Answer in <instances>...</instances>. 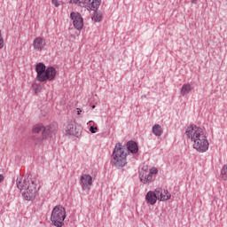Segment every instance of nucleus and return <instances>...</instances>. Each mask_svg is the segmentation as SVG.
Here are the masks:
<instances>
[{"label":"nucleus","mask_w":227,"mask_h":227,"mask_svg":"<svg viewBox=\"0 0 227 227\" xmlns=\"http://www.w3.org/2000/svg\"><path fill=\"white\" fill-rule=\"evenodd\" d=\"M185 134L188 139H191L194 150L200 153H205L208 150V139H207L203 129L191 125L186 129Z\"/></svg>","instance_id":"obj_1"},{"label":"nucleus","mask_w":227,"mask_h":227,"mask_svg":"<svg viewBox=\"0 0 227 227\" xmlns=\"http://www.w3.org/2000/svg\"><path fill=\"white\" fill-rule=\"evenodd\" d=\"M17 187L20 190L23 198L27 201H33L38 194V191L42 185L38 181H29V179H25L23 181L17 182Z\"/></svg>","instance_id":"obj_2"},{"label":"nucleus","mask_w":227,"mask_h":227,"mask_svg":"<svg viewBox=\"0 0 227 227\" xmlns=\"http://www.w3.org/2000/svg\"><path fill=\"white\" fill-rule=\"evenodd\" d=\"M43 130V131H42ZM33 134H40L42 132V135L34 139L35 145H43L45 141L48 139H51L53 136H56L58 133V127L56 126H46L43 127V124H35L32 128Z\"/></svg>","instance_id":"obj_3"},{"label":"nucleus","mask_w":227,"mask_h":227,"mask_svg":"<svg viewBox=\"0 0 227 227\" xmlns=\"http://www.w3.org/2000/svg\"><path fill=\"white\" fill-rule=\"evenodd\" d=\"M127 155H129V150L121 143L115 145L112 154V164L117 168H123L127 166Z\"/></svg>","instance_id":"obj_4"},{"label":"nucleus","mask_w":227,"mask_h":227,"mask_svg":"<svg viewBox=\"0 0 227 227\" xmlns=\"http://www.w3.org/2000/svg\"><path fill=\"white\" fill-rule=\"evenodd\" d=\"M36 79L39 82H47V81H54L56 75H58V71L52 67H46L43 63H38L35 66Z\"/></svg>","instance_id":"obj_5"},{"label":"nucleus","mask_w":227,"mask_h":227,"mask_svg":"<svg viewBox=\"0 0 227 227\" xmlns=\"http://www.w3.org/2000/svg\"><path fill=\"white\" fill-rule=\"evenodd\" d=\"M67 217V211L62 206H56L51 211V221L56 227H62Z\"/></svg>","instance_id":"obj_6"},{"label":"nucleus","mask_w":227,"mask_h":227,"mask_svg":"<svg viewBox=\"0 0 227 227\" xmlns=\"http://www.w3.org/2000/svg\"><path fill=\"white\" fill-rule=\"evenodd\" d=\"M69 4H77L82 8H87V10H98L100 0H70Z\"/></svg>","instance_id":"obj_7"},{"label":"nucleus","mask_w":227,"mask_h":227,"mask_svg":"<svg viewBox=\"0 0 227 227\" xmlns=\"http://www.w3.org/2000/svg\"><path fill=\"white\" fill-rule=\"evenodd\" d=\"M159 173V169L157 168L153 167L148 170L142 168L139 173V179L142 184H151L153 180V175H157Z\"/></svg>","instance_id":"obj_8"},{"label":"nucleus","mask_w":227,"mask_h":227,"mask_svg":"<svg viewBox=\"0 0 227 227\" xmlns=\"http://www.w3.org/2000/svg\"><path fill=\"white\" fill-rule=\"evenodd\" d=\"M70 19L73 20V26L78 31H81L84 27V20H82V16L79 12H71Z\"/></svg>","instance_id":"obj_9"},{"label":"nucleus","mask_w":227,"mask_h":227,"mask_svg":"<svg viewBox=\"0 0 227 227\" xmlns=\"http://www.w3.org/2000/svg\"><path fill=\"white\" fill-rule=\"evenodd\" d=\"M64 134L66 136H74L75 137H79V130H77V124L75 121L67 123L64 129Z\"/></svg>","instance_id":"obj_10"},{"label":"nucleus","mask_w":227,"mask_h":227,"mask_svg":"<svg viewBox=\"0 0 227 227\" xmlns=\"http://www.w3.org/2000/svg\"><path fill=\"white\" fill-rule=\"evenodd\" d=\"M80 185L82 191L90 190V185H93V177L90 175L83 174L80 178Z\"/></svg>","instance_id":"obj_11"},{"label":"nucleus","mask_w":227,"mask_h":227,"mask_svg":"<svg viewBox=\"0 0 227 227\" xmlns=\"http://www.w3.org/2000/svg\"><path fill=\"white\" fill-rule=\"evenodd\" d=\"M155 193L158 197L159 201H168V200H171V193L166 189L156 188Z\"/></svg>","instance_id":"obj_12"},{"label":"nucleus","mask_w":227,"mask_h":227,"mask_svg":"<svg viewBox=\"0 0 227 227\" xmlns=\"http://www.w3.org/2000/svg\"><path fill=\"white\" fill-rule=\"evenodd\" d=\"M45 39L43 37H36L33 42L35 51H43V49H45Z\"/></svg>","instance_id":"obj_13"},{"label":"nucleus","mask_w":227,"mask_h":227,"mask_svg":"<svg viewBox=\"0 0 227 227\" xmlns=\"http://www.w3.org/2000/svg\"><path fill=\"white\" fill-rule=\"evenodd\" d=\"M157 200H159V198L157 197V193L153 191H149L146 195H145V200L149 205H155V203H157Z\"/></svg>","instance_id":"obj_14"},{"label":"nucleus","mask_w":227,"mask_h":227,"mask_svg":"<svg viewBox=\"0 0 227 227\" xmlns=\"http://www.w3.org/2000/svg\"><path fill=\"white\" fill-rule=\"evenodd\" d=\"M128 151L131 153H137L139 152V148L137 147V144L134 141H129L127 143Z\"/></svg>","instance_id":"obj_15"},{"label":"nucleus","mask_w":227,"mask_h":227,"mask_svg":"<svg viewBox=\"0 0 227 227\" xmlns=\"http://www.w3.org/2000/svg\"><path fill=\"white\" fill-rule=\"evenodd\" d=\"M191 91H192V86L189 83L183 85L181 88V95L183 96L189 95Z\"/></svg>","instance_id":"obj_16"},{"label":"nucleus","mask_w":227,"mask_h":227,"mask_svg":"<svg viewBox=\"0 0 227 227\" xmlns=\"http://www.w3.org/2000/svg\"><path fill=\"white\" fill-rule=\"evenodd\" d=\"M162 127H160V125L159 124H155L153 127V134H154V136H162Z\"/></svg>","instance_id":"obj_17"},{"label":"nucleus","mask_w":227,"mask_h":227,"mask_svg":"<svg viewBox=\"0 0 227 227\" xmlns=\"http://www.w3.org/2000/svg\"><path fill=\"white\" fill-rule=\"evenodd\" d=\"M90 10H93L95 12L94 14L92 15L91 17V20L94 21V22H100L102 20V13L100 12H97V9H90Z\"/></svg>","instance_id":"obj_18"},{"label":"nucleus","mask_w":227,"mask_h":227,"mask_svg":"<svg viewBox=\"0 0 227 227\" xmlns=\"http://www.w3.org/2000/svg\"><path fill=\"white\" fill-rule=\"evenodd\" d=\"M221 176L223 180L227 181V164L222 168Z\"/></svg>","instance_id":"obj_19"},{"label":"nucleus","mask_w":227,"mask_h":227,"mask_svg":"<svg viewBox=\"0 0 227 227\" xmlns=\"http://www.w3.org/2000/svg\"><path fill=\"white\" fill-rule=\"evenodd\" d=\"M32 88L35 94L42 92V86L39 83H35L32 85Z\"/></svg>","instance_id":"obj_20"},{"label":"nucleus","mask_w":227,"mask_h":227,"mask_svg":"<svg viewBox=\"0 0 227 227\" xmlns=\"http://www.w3.org/2000/svg\"><path fill=\"white\" fill-rule=\"evenodd\" d=\"M51 3L56 8H59V6L63 4V2H59L58 0H51Z\"/></svg>","instance_id":"obj_21"},{"label":"nucleus","mask_w":227,"mask_h":227,"mask_svg":"<svg viewBox=\"0 0 227 227\" xmlns=\"http://www.w3.org/2000/svg\"><path fill=\"white\" fill-rule=\"evenodd\" d=\"M98 127H93V126H91L90 129V132H91L92 134H96V133H97L96 130H98Z\"/></svg>","instance_id":"obj_22"},{"label":"nucleus","mask_w":227,"mask_h":227,"mask_svg":"<svg viewBox=\"0 0 227 227\" xmlns=\"http://www.w3.org/2000/svg\"><path fill=\"white\" fill-rule=\"evenodd\" d=\"M4 176H3L2 174H0V184H1L2 182H4Z\"/></svg>","instance_id":"obj_23"},{"label":"nucleus","mask_w":227,"mask_h":227,"mask_svg":"<svg viewBox=\"0 0 227 227\" xmlns=\"http://www.w3.org/2000/svg\"><path fill=\"white\" fill-rule=\"evenodd\" d=\"M81 113H82V111L81 110V108H77V114H81Z\"/></svg>","instance_id":"obj_24"},{"label":"nucleus","mask_w":227,"mask_h":227,"mask_svg":"<svg viewBox=\"0 0 227 227\" xmlns=\"http://www.w3.org/2000/svg\"><path fill=\"white\" fill-rule=\"evenodd\" d=\"M92 109H95V105L92 106Z\"/></svg>","instance_id":"obj_25"}]
</instances>
